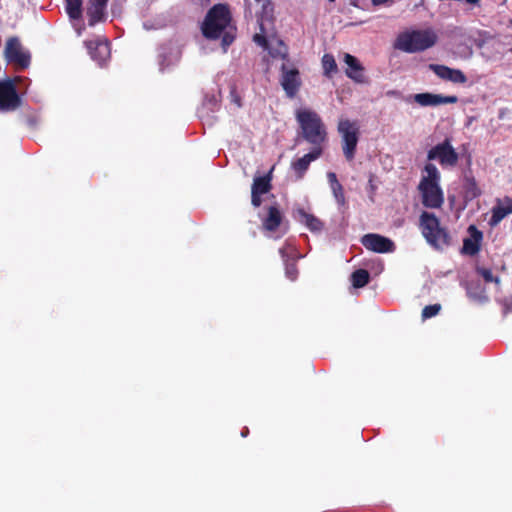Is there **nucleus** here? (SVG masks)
<instances>
[{
    "label": "nucleus",
    "mask_w": 512,
    "mask_h": 512,
    "mask_svg": "<svg viewBox=\"0 0 512 512\" xmlns=\"http://www.w3.org/2000/svg\"><path fill=\"white\" fill-rule=\"evenodd\" d=\"M231 13L227 5L216 4L207 12L201 30L205 38L216 40L222 36V46L226 49L235 39L230 31H225L230 25Z\"/></svg>",
    "instance_id": "1"
},
{
    "label": "nucleus",
    "mask_w": 512,
    "mask_h": 512,
    "mask_svg": "<svg viewBox=\"0 0 512 512\" xmlns=\"http://www.w3.org/2000/svg\"><path fill=\"white\" fill-rule=\"evenodd\" d=\"M296 120L301 129L302 138L312 146V149L324 150L328 134L321 117L315 111L300 109L296 112Z\"/></svg>",
    "instance_id": "2"
},
{
    "label": "nucleus",
    "mask_w": 512,
    "mask_h": 512,
    "mask_svg": "<svg viewBox=\"0 0 512 512\" xmlns=\"http://www.w3.org/2000/svg\"><path fill=\"white\" fill-rule=\"evenodd\" d=\"M423 172H425L426 175L422 176L418 184L422 204L426 208H441L444 204V193L440 187V172L432 163H427L424 166Z\"/></svg>",
    "instance_id": "3"
},
{
    "label": "nucleus",
    "mask_w": 512,
    "mask_h": 512,
    "mask_svg": "<svg viewBox=\"0 0 512 512\" xmlns=\"http://www.w3.org/2000/svg\"><path fill=\"white\" fill-rule=\"evenodd\" d=\"M437 34L432 29L411 30L400 33L394 47L406 53L425 51L437 42Z\"/></svg>",
    "instance_id": "4"
},
{
    "label": "nucleus",
    "mask_w": 512,
    "mask_h": 512,
    "mask_svg": "<svg viewBox=\"0 0 512 512\" xmlns=\"http://www.w3.org/2000/svg\"><path fill=\"white\" fill-rule=\"evenodd\" d=\"M419 227L427 243L435 249H443L451 244V236L440 224L439 218L431 212L423 211L419 218Z\"/></svg>",
    "instance_id": "5"
},
{
    "label": "nucleus",
    "mask_w": 512,
    "mask_h": 512,
    "mask_svg": "<svg viewBox=\"0 0 512 512\" xmlns=\"http://www.w3.org/2000/svg\"><path fill=\"white\" fill-rule=\"evenodd\" d=\"M337 130L341 135L344 157L347 161L350 162L355 158L356 148L360 135L359 126L355 121H350L349 119H340L338 122Z\"/></svg>",
    "instance_id": "6"
},
{
    "label": "nucleus",
    "mask_w": 512,
    "mask_h": 512,
    "mask_svg": "<svg viewBox=\"0 0 512 512\" xmlns=\"http://www.w3.org/2000/svg\"><path fill=\"white\" fill-rule=\"evenodd\" d=\"M427 159L429 161L437 160L442 167H453L458 163L459 157L458 153L451 145L450 139L446 138L443 142L428 151Z\"/></svg>",
    "instance_id": "7"
},
{
    "label": "nucleus",
    "mask_w": 512,
    "mask_h": 512,
    "mask_svg": "<svg viewBox=\"0 0 512 512\" xmlns=\"http://www.w3.org/2000/svg\"><path fill=\"white\" fill-rule=\"evenodd\" d=\"M280 84L286 95L289 98H294L302 85L299 70L295 67L289 68L286 64H282Z\"/></svg>",
    "instance_id": "8"
},
{
    "label": "nucleus",
    "mask_w": 512,
    "mask_h": 512,
    "mask_svg": "<svg viewBox=\"0 0 512 512\" xmlns=\"http://www.w3.org/2000/svg\"><path fill=\"white\" fill-rule=\"evenodd\" d=\"M21 105V98L11 80L0 81V109L14 111Z\"/></svg>",
    "instance_id": "9"
},
{
    "label": "nucleus",
    "mask_w": 512,
    "mask_h": 512,
    "mask_svg": "<svg viewBox=\"0 0 512 512\" xmlns=\"http://www.w3.org/2000/svg\"><path fill=\"white\" fill-rule=\"evenodd\" d=\"M5 57L10 63L20 68H27L30 64V54L23 50L21 43L15 37L10 38L5 47Z\"/></svg>",
    "instance_id": "10"
},
{
    "label": "nucleus",
    "mask_w": 512,
    "mask_h": 512,
    "mask_svg": "<svg viewBox=\"0 0 512 512\" xmlns=\"http://www.w3.org/2000/svg\"><path fill=\"white\" fill-rule=\"evenodd\" d=\"M361 243L366 249L376 253H389L395 250L394 242L380 234H366L362 237Z\"/></svg>",
    "instance_id": "11"
},
{
    "label": "nucleus",
    "mask_w": 512,
    "mask_h": 512,
    "mask_svg": "<svg viewBox=\"0 0 512 512\" xmlns=\"http://www.w3.org/2000/svg\"><path fill=\"white\" fill-rule=\"evenodd\" d=\"M86 47L91 58L100 66H103L110 59V45L107 40L87 41Z\"/></svg>",
    "instance_id": "12"
},
{
    "label": "nucleus",
    "mask_w": 512,
    "mask_h": 512,
    "mask_svg": "<svg viewBox=\"0 0 512 512\" xmlns=\"http://www.w3.org/2000/svg\"><path fill=\"white\" fill-rule=\"evenodd\" d=\"M429 69L442 80L450 81L455 84H464L467 82L466 75L459 69L450 68L441 64H430Z\"/></svg>",
    "instance_id": "13"
},
{
    "label": "nucleus",
    "mask_w": 512,
    "mask_h": 512,
    "mask_svg": "<svg viewBox=\"0 0 512 512\" xmlns=\"http://www.w3.org/2000/svg\"><path fill=\"white\" fill-rule=\"evenodd\" d=\"M414 101L423 107L439 106L444 104H455L458 102V97L455 95L443 96L426 92L415 94Z\"/></svg>",
    "instance_id": "14"
},
{
    "label": "nucleus",
    "mask_w": 512,
    "mask_h": 512,
    "mask_svg": "<svg viewBox=\"0 0 512 512\" xmlns=\"http://www.w3.org/2000/svg\"><path fill=\"white\" fill-rule=\"evenodd\" d=\"M266 210V215L261 218L262 229L268 232H275L283 221V213L276 202L269 205Z\"/></svg>",
    "instance_id": "15"
},
{
    "label": "nucleus",
    "mask_w": 512,
    "mask_h": 512,
    "mask_svg": "<svg viewBox=\"0 0 512 512\" xmlns=\"http://www.w3.org/2000/svg\"><path fill=\"white\" fill-rule=\"evenodd\" d=\"M323 154V149L317 148V150L311 149V151L301 158H298L291 162V169L294 171L298 180L302 179L309 169L312 161L317 160Z\"/></svg>",
    "instance_id": "16"
},
{
    "label": "nucleus",
    "mask_w": 512,
    "mask_h": 512,
    "mask_svg": "<svg viewBox=\"0 0 512 512\" xmlns=\"http://www.w3.org/2000/svg\"><path fill=\"white\" fill-rule=\"evenodd\" d=\"M468 232L470 236L463 240L462 253L473 256L480 251L483 233L475 225H470Z\"/></svg>",
    "instance_id": "17"
},
{
    "label": "nucleus",
    "mask_w": 512,
    "mask_h": 512,
    "mask_svg": "<svg viewBox=\"0 0 512 512\" xmlns=\"http://www.w3.org/2000/svg\"><path fill=\"white\" fill-rule=\"evenodd\" d=\"M344 62L347 64L346 75L357 83H367V77L364 74V67L359 60L351 54L346 53Z\"/></svg>",
    "instance_id": "18"
},
{
    "label": "nucleus",
    "mask_w": 512,
    "mask_h": 512,
    "mask_svg": "<svg viewBox=\"0 0 512 512\" xmlns=\"http://www.w3.org/2000/svg\"><path fill=\"white\" fill-rule=\"evenodd\" d=\"M293 217L304 224L311 232H321L324 229V223L315 215L306 212L304 208H296Z\"/></svg>",
    "instance_id": "19"
},
{
    "label": "nucleus",
    "mask_w": 512,
    "mask_h": 512,
    "mask_svg": "<svg viewBox=\"0 0 512 512\" xmlns=\"http://www.w3.org/2000/svg\"><path fill=\"white\" fill-rule=\"evenodd\" d=\"M180 57L181 52L179 49L168 45H163L158 55V63L160 66V70L164 71L169 66L176 64L177 62H179Z\"/></svg>",
    "instance_id": "20"
},
{
    "label": "nucleus",
    "mask_w": 512,
    "mask_h": 512,
    "mask_svg": "<svg viewBox=\"0 0 512 512\" xmlns=\"http://www.w3.org/2000/svg\"><path fill=\"white\" fill-rule=\"evenodd\" d=\"M109 0H90L87 9L88 24L94 26L105 19V9Z\"/></svg>",
    "instance_id": "21"
},
{
    "label": "nucleus",
    "mask_w": 512,
    "mask_h": 512,
    "mask_svg": "<svg viewBox=\"0 0 512 512\" xmlns=\"http://www.w3.org/2000/svg\"><path fill=\"white\" fill-rule=\"evenodd\" d=\"M505 205H496L492 208V215L489 220L491 227L497 226L507 215L512 214V199L505 198Z\"/></svg>",
    "instance_id": "22"
},
{
    "label": "nucleus",
    "mask_w": 512,
    "mask_h": 512,
    "mask_svg": "<svg viewBox=\"0 0 512 512\" xmlns=\"http://www.w3.org/2000/svg\"><path fill=\"white\" fill-rule=\"evenodd\" d=\"M327 179L337 204L342 207L345 206L346 198L344 188L342 184L338 181L336 174L334 172H328Z\"/></svg>",
    "instance_id": "23"
},
{
    "label": "nucleus",
    "mask_w": 512,
    "mask_h": 512,
    "mask_svg": "<svg viewBox=\"0 0 512 512\" xmlns=\"http://www.w3.org/2000/svg\"><path fill=\"white\" fill-rule=\"evenodd\" d=\"M271 172H269L266 175L258 176L253 179V183L251 186V191L256 192L258 194H267L272 189L271 180L272 177L270 175Z\"/></svg>",
    "instance_id": "24"
},
{
    "label": "nucleus",
    "mask_w": 512,
    "mask_h": 512,
    "mask_svg": "<svg viewBox=\"0 0 512 512\" xmlns=\"http://www.w3.org/2000/svg\"><path fill=\"white\" fill-rule=\"evenodd\" d=\"M279 253L281 257L283 258L285 262V275L288 279L291 281H295L298 277V268L296 261L294 259H288L287 255L285 253V249L281 248L279 250Z\"/></svg>",
    "instance_id": "25"
},
{
    "label": "nucleus",
    "mask_w": 512,
    "mask_h": 512,
    "mask_svg": "<svg viewBox=\"0 0 512 512\" xmlns=\"http://www.w3.org/2000/svg\"><path fill=\"white\" fill-rule=\"evenodd\" d=\"M370 274L365 269H357L351 274V282L355 288H362L369 283Z\"/></svg>",
    "instance_id": "26"
},
{
    "label": "nucleus",
    "mask_w": 512,
    "mask_h": 512,
    "mask_svg": "<svg viewBox=\"0 0 512 512\" xmlns=\"http://www.w3.org/2000/svg\"><path fill=\"white\" fill-rule=\"evenodd\" d=\"M464 189L466 197L469 199H475L481 195V189L474 177H465Z\"/></svg>",
    "instance_id": "27"
},
{
    "label": "nucleus",
    "mask_w": 512,
    "mask_h": 512,
    "mask_svg": "<svg viewBox=\"0 0 512 512\" xmlns=\"http://www.w3.org/2000/svg\"><path fill=\"white\" fill-rule=\"evenodd\" d=\"M66 12L71 19L77 20L82 16V0H65Z\"/></svg>",
    "instance_id": "28"
},
{
    "label": "nucleus",
    "mask_w": 512,
    "mask_h": 512,
    "mask_svg": "<svg viewBox=\"0 0 512 512\" xmlns=\"http://www.w3.org/2000/svg\"><path fill=\"white\" fill-rule=\"evenodd\" d=\"M322 67L324 74L329 77L338 70L335 58L331 54H324L322 57Z\"/></svg>",
    "instance_id": "29"
},
{
    "label": "nucleus",
    "mask_w": 512,
    "mask_h": 512,
    "mask_svg": "<svg viewBox=\"0 0 512 512\" xmlns=\"http://www.w3.org/2000/svg\"><path fill=\"white\" fill-rule=\"evenodd\" d=\"M441 310L440 304L427 305L423 308L421 316L423 320L436 316Z\"/></svg>",
    "instance_id": "30"
},
{
    "label": "nucleus",
    "mask_w": 512,
    "mask_h": 512,
    "mask_svg": "<svg viewBox=\"0 0 512 512\" xmlns=\"http://www.w3.org/2000/svg\"><path fill=\"white\" fill-rule=\"evenodd\" d=\"M477 272H478L479 275H481L483 277V279L487 283L495 282V283L498 284L500 282L499 278L495 277L490 269L478 268Z\"/></svg>",
    "instance_id": "31"
},
{
    "label": "nucleus",
    "mask_w": 512,
    "mask_h": 512,
    "mask_svg": "<svg viewBox=\"0 0 512 512\" xmlns=\"http://www.w3.org/2000/svg\"><path fill=\"white\" fill-rule=\"evenodd\" d=\"M256 2H263L262 12L266 17H272L274 6L271 0H255Z\"/></svg>",
    "instance_id": "32"
},
{
    "label": "nucleus",
    "mask_w": 512,
    "mask_h": 512,
    "mask_svg": "<svg viewBox=\"0 0 512 512\" xmlns=\"http://www.w3.org/2000/svg\"><path fill=\"white\" fill-rule=\"evenodd\" d=\"M251 204L254 208H258L262 204V194L251 191Z\"/></svg>",
    "instance_id": "33"
},
{
    "label": "nucleus",
    "mask_w": 512,
    "mask_h": 512,
    "mask_svg": "<svg viewBox=\"0 0 512 512\" xmlns=\"http://www.w3.org/2000/svg\"><path fill=\"white\" fill-rule=\"evenodd\" d=\"M253 40L256 44H258L259 46H262L263 48H267V45H268V41L266 39V37L263 35V34H258L256 33L254 36H253Z\"/></svg>",
    "instance_id": "34"
},
{
    "label": "nucleus",
    "mask_w": 512,
    "mask_h": 512,
    "mask_svg": "<svg viewBox=\"0 0 512 512\" xmlns=\"http://www.w3.org/2000/svg\"><path fill=\"white\" fill-rule=\"evenodd\" d=\"M230 96H231L232 102L235 103L237 105V107H241L242 106L241 97L238 95L236 89L233 88L230 91Z\"/></svg>",
    "instance_id": "35"
},
{
    "label": "nucleus",
    "mask_w": 512,
    "mask_h": 512,
    "mask_svg": "<svg viewBox=\"0 0 512 512\" xmlns=\"http://www.w3.org/2000/svg\"><path fill=\"white\" fill-rule=\"evenodd\" d=\"M373 177H374V176L371 174V175H370V178H369V182H368V184H369V189H370V193H371L372 195L375 193V191H376V189H377L376 185H375V184H374V182H373Z\"/></svg>",
    "instance_id": "36"
},
{
    "label": "nucleus",
    "mask_w": 512,
    "mask_h": 512,
    "mask_svg": "<svg viewBox=\"0 0 512 512\" xmlns=\"http://www.w3.org/2000/svg\"><path fill=\"white\" fill-rule=\"evenodd\" d=\"M480 0H466L467 3L469 4H476L478 3Z\"/></svg>",
    "instance_id": "37"
},
{
    "label": "nucleus",
    "mask_w": 512,
    "mask_h": 512,
    "mask_svg": "<svg viewBox=\"0 0 512 512\" xmlns=\"http://www.w3.org/2000/svg\"><path fill=\"white\" fill-rule=\"evenodd\" d=\"M247 433H248V429L246 428V431H243V432H242V436H246V435H247Z\"/></svg>",
    "instance_id": "38"
},
{
    "label": "nucleus",
    "mask_w": 512,
    "mask_h": 512,
    "mask_svg": "<svg viewBox=\"0 0 512 512\" xmlns=\"http://www.w3.org/2000/svg\"><path fill=\"white\" fill-rule=\"evenodd\" d=\"M330 2H334L335 0H329Z\"/></svg>",
    "instance_id": "39"
},
{
    "label": "nucleus",
    "mask_w": 512,
    "mask_h": 512,
    "mask_svg": "<svg viewBox=\"0 0 512 512\" xmlns=\"http://www.w3.org/2000/svg\"><path fill=\"white\" fill-rule=\"evenodd\" d=\"M510 23L512 24V20L510 21Z\"/></svg>",
    "instance_id": "40"
},
{
    "label": "nucleus",
    "mask_w": 512,
    "mask_h": 512,
    "mask_svg": "<svg viewBox=\"0 0 512 512\" xmlns=\"http://www.w3.org/2000/svg\"><path fill=\"white\" fill-rule=\"evenodd\" d=\"M510 51L512 52V48L510 49Z\"/></svg>",
    "instance_id": "41"
}]
</instances>
